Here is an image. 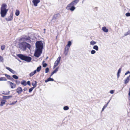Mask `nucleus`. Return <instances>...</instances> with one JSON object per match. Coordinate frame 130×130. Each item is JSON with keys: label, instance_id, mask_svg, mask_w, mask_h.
I'll list each match as a JSON object with an SVG mask.
<instances>
[{"label": "nucleus", "instance_id": "55", "mask_svg": "<svg viewBox=\"0 0 130 130\" xmlns=\"http://www.w3.org/2000/svg\"><path fill=\"white\" fill-rule=\"evenodd\" d=\"M27 90V88L26 87H25L23 89V90L24 91H26Z\"/></svg>", "mask_w": 130, "mask_h": 130}, {"label": "nucleus", "instance_id": "24", "mask_svg": "<svg viewBox=\"0 0 130 130\" xmlns=\"http://www.w3.org/2000/svg\"><path fill=\"white\" fill-rule=\"evenodd\" d=\"M61 59V57L60 56H59L58 58H57L56 60V61L55 62H56L57 64H58L60 61Z\"/></svg>", "mask_w": 130, "mask_h": 130}, {"label": "nucleus", "instance_id": "54", "mask_svg": "<svg viewBox=\"0 0 130 130\" xmlns=\"http://www.w3.org/2000/svg\"><path fill=\"white\" fill-rule=\"evenodd\" d=\"M117 78H118L120 76V74L117 73Z\"/></svg>", "mask_w": 130, "mask_h": 130}, {"label": "nucleus", "instance_id": "33", "mask_svg": "<svg viewBox=\"0 0 130 130\" xmlns=\"http://www.w3.org/2000/svg\"><path fill=\"white\" fill-rule=\"evenodd\" d=\"M44 62V61H43L42 62L43 67L44 68H45L46 67L47 65V64L46 63H43Z\"/></svg>", "mask_w": 130, "mask_h": 130}, {"label": "nucleus", "instance_id": "41", "mask_svg": "<svg viewBox=\"0 0 130 130\" xmlns=\"http://www.w3.org/2000/svg\"><path fill=\"white\" fill-rule=\"evenodd\" d=\"M5 47V46L4 45H2L1 46V49L2 50H3L4 49Z\"/></svg>", "mask_w": 130, "mask_h": 130}, {"label": "nucleus", "instance_id": "34", "mask_svg": "<svg viewBox=\"0 0 130 130\" xmlns=\"http://www.w3.org/2000/svg\"><path fill=\"white\" fill-rule=\"evenodd\" d=\"M2 93L5 95H8L10 94V91H9L8 92L6 93L4 91H3Z\"/></svg>", "mask_w": 130, "mask_h": 130}, {"label": "nucleus", "instance_id": "36", "mask_svg": "<svg viewBox=\"0 0 130 130\" xmlns=\"http://www.w3.org/2000/svg\"><path fill=\"white\" fill-rule=\"evenodd\" d=\"M4 61V59L3 57L0 55V62H3Z\"/></svg>", "mask_w": 130, "mask_h": 130}, {"label": "nucleus", "instance_id": "25", "mask_svg": "<svg viewBox=\"0 0 130 130\" xmlns=\"http://www.w3.org/2000/svg\"><path fill=\"white\" fill-rule=\"evenodd\" d=\"M20 14V11L18 10H16L15 11V14L16 16H18Z\"/></svg>", "mask_w": 130, "mask_h": 130}, {"label": "nucleus", "instance_id": "2", "mask_svg": "<svg viewBox=\"0 0 130 130\" xmlns=\"http://www.w3.org/2000/svg\"><path fill=\"white\" fill-rule=\"evenodd\" d=\"M18 47L22 51H25L27 48L30 49L31 45L25 41H20L18 43Z\"/></svg>", "mask_w": 130, "mask_h": 130}, {"label": "nucleus", "instance_id": "9", "mask_svg": "<svg viewBox=\"0 0 130 130\" xmlns=\"http://www.w3.org/2000/svg\"><path fill=\"white\" fill-rule=\"evenodd\" d=\"M79 1V0H74L69 4V5H72L73 6L76 5L78 3Z\"/></svg>", "mask_w": 130, "mask_h": 130}, {"label": "nucleus", "instance_id": "53", "mask_svg": "<svg viewBox=\"0 0 130 130\" xmlns=\"http://www.w3.org/2000/svg\"><path fill=\"white\" fill-rule=\"evenodd\" d=\"M37 71L36 70H34V71L32 72H33L34 74H35L36 73Z\"/></svg>", "mask_w": 130, "mask_h": 130}, {"label": "nucleus", "instance_id": "6", "mask_svg": "<svg viewBox=\"0 0 130 130\" xmlns=\"http://www.w3.org/2000/svg\"><path fill=\"white\" fill-rule=\"evenodd\" d=\"M75 9V7L74 6L69 5V4L67 6L66 8V9L68 10H70L71 11H74Z\"/></svg>", "mask_w": 130, "mask_h": 130}, {"label": "nucleus", "instance_id": "46", "mask_svg": "<svg viewBox=\"0 0 130 130\" xmlns=\"http://www.w3.org/2000/svg\"><path fill=\"white\" fill-rule=\"evenodd\" d=\"M130 73V72L129 71H128L125 73V75H126L127 74H129Z\"/></svg>", "mask_w": 130, "mask_h": 130}, {"label": "nucleus", "instance_id": "14", "mask_svg": "<svg viewBox=\"0 0 130 130\" xmlns=\"http://www.w3.org/2000/svg\"><path fill=\"white\" fill-rule=\"evenodd\" d=\"M59 68L58 67H57L51 73L50 75V77H51L54 73H56V72H57L58 71Z\"/></svg>", "mask_w": 130, "mask_h": 130}, {"label": "nucleus", "instance_id": "13", "mask_svg": "<svg viewBox=\"0 0 130 130\" xmlns=\"http://www.w3.org/2000/svg\"><path fill=\"white\" fill-rule=\"evenodd\" d=\"M8 82L9 83L11 86V88H14L16 86L15 84H14L10 81H8Z\"/></svg>", "mask_w": 130, "mask_h": 130}, {"label": "nucleus", "instance_id": "62", "mask_svg": "<svg viewBox=\"0 0 130 130\" xmlns=\"http://www.w3.org/2000/svg\"><path fill=\"white\" fill-rule=\"evenodd\" d=\"M44 31H45V29H44Z\"/></svg>", "mask_w": 130, "mask_h": 130}, {"label": "nucleus", "instance_id": "40", "mask_svg": "<svg viewBox=\"0 0 130 130\" xmlns=\"http://www.w3.org/2000/svg\"><path fill=\"white\" fill-rule=\"evenodd\" d=\"M95 53H96L95 51L94 50H93L91 51V54H94Z\"/></svg>", "mask_w": 130, "mask_h": 130}, {"label": "nucleus", "instance_id": "44", "mask_svg": "<svg viewBox=\"0 0 130 130\" xmlns=\"http://www.w3.org/2000/svg\"><path fill=\"white\" fill-rule=\"evenodd\" d=\"M34 74L33 72H32L29 74V76L30 77H31L32 76H33Z\"/></svg>", "mask_w": 130, "mask_h": 130}, {"label": "nucleus", "instance_id": "23", "mask_svg": "<svg viewBox=\"0 0 130 130\" xmlns=\"http://www.w3.org/2000/svg\"><path fill=\"white\" fill-rule=\"evenodd\" d=\"M72 43L71 41H69L68 42L67 45L66 46V47H70L71 44Z\"/></svg>", "mask_w": 130, "mask_h": 130}, {"label": "nucleus", "instance_id": "64", "mask_svg": "<svg viewBox=\"0 0 130 130\" xmlns=\"http://www.w3.org/2000/svg\"><path fill=\"white\" fill-rule=\"evenodd\" d=\"M44 33H45V31H44Z\"/></svg>", "mask_w": 130, "mask_h": 130}, {"label": "nucleus", "instance_id": "47", "mask_svg": "<svg viewBox=\"0 0 130 130\" xmlns=\"http://www.w3.org/2000/svg\"><path fill=\"white\" fill-rule=\"evenodd\" d=\"M110 93L111 94H113L114 92V90H111L110 91Z\"/></svg>", "mask_w": 130, "mask_h": 130}, {"label": "nucleus", "instance_id": "21", "mask_svg": "<svg viewBox=\"0 0 130 130\" xmlns=\"http://www.w3.org/2000/svg\"><path fill=\"white\" fill-rule=\"evenodd\" d=\"M102 30L103 31L105 32H107L108 31V29L105 26L102 27Z\"/></svg>", "mask_w": 130, "mask_h": 130}, {"label": "nucleus", "instance_id": "29", "mask_svg": "<svg viewBox=\"0 0 130 130\" xmlns=\"http://www.w3.org/2000/svg\"><path fill=\"white\" fill-rule=\"evenodd\" d=\"M63 109L64 110H67L69 109V107L68 106H66L63 107Z\"/></svg>", "mask_w": 130, "mask_h": 130}, {"label": "nucleus", "instance_id": "31", "mask_svg": "<svg viewBox=\"0 0 130 130\" xmlns=\"http://www.w3.org/2000/svg\"><path fill=\"white\" fill-rule=\"evenodd\" d=\"M96 43L93 41H92L90 42V44L92 45H94L96 44Z\"/></svg>", "mask_w": 130, "mask_h": 130}, {"label": "nucleus", "instance_id": "50", "mask_svg": "<svg viewBox=\"0 0 130 130\" xmlns=\"http://www.w3.org/2000/svg\"><path fill=\"white\" fill-rule=\"evenodd\" d=\"M15 82L17 84H19L20 83V81L18 80H16Z\"/></svg>", "mask_w": 130, "mask_h": 130}, {"label": "nucleus", "instance_id": "49", "mask_svg": "<svg viewBox=\"0 0 130 130\" xmlns=\"http://www.w3.org/2000/svg\"><path fill=\"white\" fill-rule=\"evenodd\" d=\"M15 104L14 102H13L12 103H9V104L10 105H14Z\"/></svg>", "mask_w": 130, "mask_h": 130}, {"label": "nucleus", "instance_id": "61", "mask_svg": "<svg viewBox=\"0 0 130 130\" xmlns=\"http://www.w3.org/2000/svg\"><path fill=\"white\" fill-rule=\"evenodd\" d=\"M47 58H48V57H47L46 58V59H47Z\"/></svg>", "mask_w": 130, "mask_h": 130}, {"label": "nucleus", "instance_id": "60", "mask_svg": "<svg viewBox=\"0 0 130 130\" xmlns=\"http://www.w3.org/2000/svg\"><path fill=\"white\" fill-rule=\"evenodd\" d=\"M85 0H83V2H82V3H83V1H85Z\"/></svg>", "mask_w": 130, "mask_h": 130}, {"label": "nucleus", "instance_id": "51", "mask_svg": "<svg viewBox=\"0 0 130 130\" xmlns=\"http://www.w3.org/2000/svg\"><path fill=\"white\" fill-rule=\"evenodd\" d=\"M10 80H11L12 82H14L15 81L14 80L12 77L10 79Z\"/></svg>", "mask_w": 130, "mask_h": 130}, {"label": "nucleus", "instance_id": "15", "mask_svg": "<svg viewBox=\"0 0 130 130\" xmlns=\"http://www.w3.org/2000/svg\"><path fill=\"white\" fill-rule=\"evenodd\" d=\"M12 95H9V96H3V99L4 100L8 99L12 97Z\"/></svg>", "mask_w": 130, "mask_h": 130}, {"label": "nucleus", "instance_id": "37", "mask_svg": "<svg viewBox=\"0 0 130 130\" xmlns=\"http://www.w3.org/2000/svg\"><path fill=\"white\" fill-rule=\"evenodd\" d=\"M129 96L128 97V99L130 101V87L129 89V93H128Z\"/></svg>", "mask_w": 130, "mask_h": 130}, {"label": "nucleus", "instance_id": "4", "mask_svg": "<svg viewBox=\"0 0 130 130\" xmlns=\"http://www.w3.org/2000/svg\"><path fill=\"white\" fill-rule=\"evenodd\" d=\"M17 56L21 59L28 62H30L31 60V57L26 56L22 54H18L17 55Z\"/></svg>", "mask_w": 130, "mask_h": 130}, {"label": "nucleus", "instance_id": "5", "mask_svg": "<svg viewBox=\"0 0 130 130\" xmlns=\"http://www.w3.org/2000/svg\"><path fill=\"white\" fill-rule=\"evenodd\" d=\"M30 37L29 36H25L23 37L20 38V41H27L30 42Z\"/></svg>", "mask_w": 130, "mask_h": 130}, {"label": "nucleus", "instance_id": "30", "mask_svg": "<svg viewBox=\"0 0 130 130\" xmlns=\"http://www.w3.org/2000/svg\"><path fill=\"white\" fill-rule=\"evenodd\" d=\"M5 75L7 78L9 79V80H10L11 78L12 77L10 75L7 74H5Z\"/></svg>", "mask_w": 130, "mask_h": 130}, {"label": "nucleus", "instance_id": "59", "mask_svg": "<svg viewBox=\"0 0 130 130\" xmlns=\"http://www.w3.org/2000/svg\"><path fill=\"white\" fill-rule=\"evenodd\" d=\"M32 96V95H29V96L28 97L31 96Z\"/></svg>", "mask_w": 130, "mask_h": 130}, {"label": "nucleus", "instance_id": "52", "mask_svg": "<svg viewBox=\"0 0 130 130\" xmlns=\"http://www.w3.org/2000/svg\"><path fill=\"white\" fill-rule=\"evenodd\" d=\"M108 105V103H107V104H105L104 106L103 107L105 108Z\"/></svg>", "mask_w": 130, "mask_h": 130}, {"label": "nucleus", "instance_id": "38", "mask_svg": "<svg viewBox=\"0 0 130 130\" xmlns=\"http://www.w3.org/2000/svg\"><path fill=\"white\" fill-rule=\"evenodd\" d=\"M34 87H32L29 89V92L30 93L32 92L33 89L34 88Z\"/></svg>", "mask_w": 130, "mask_h": 130}, {"label": "nucleus", "instance_id": "1", "mask_svg": "<svg viewBox=\"0 0 130 130\" xmlns=\"http://www.w3.org/2000/svg\"><path fill=\"white\" fill-rule=\"evenodd\" d=\"M36 49L34 55L36 57H39L42 53L43 47V43L41 41H37L35 43Z\"/></svg>", "mask_w": 130, "mask_h": 130}, {"label": "nucleus", "instance_id": "48", "mask_svg": "<svg viewBox=\"0 0 130 130\" xmlns=\"http://www.w3.org/2000/svg\"><path fill=\"white\" fill-rule=\"evenodd\" d=\"M27 84L29 86H30V81L29 80L27 82Z\"/></svg>", "mask_w": 130, "mask_h": 130}, {"label": "nucleus", "instance_id": "12", "mask_svg": "<svg viewBox=\"0 0 130 130\" xmlns=\"http://www.w3.org/2000/svg\"><path fill=\"white\" fill-rule=\"evenodd\" d=\"M23 91V90L21 87H19L16 89L17 92L19 94L21 93Z\"/></svg>", "mask_w": 130, "mask_h": 130}, {"label": "nucleus", "instance_id": "39", "mask_svg": "<svg viewBox=\"0 0 130 130\" xmlns=\"http://www.w3.org/2000/svg\"><path fill=\"white\" fill-rule=\"evenodd\" d=\"M49 71V69L48 68H46L45 69V72L46 73H48Z\"/></svg>", "mask_w": 130, "mask_h": 130}, {"label": "nucleus", "instance_id": "19", "mask_svg": "<svg viewBox=\"0 0 130 130\" xmlns=\"http://www.w3.org/2000/svg\"><path fill=\"white\" fill-rule=\"evenodd\" d=\"M129 76H127L126 79L124 80V83L125 84H127L129 81L130 79Z\"/></svg>", "mask_w": 130, "mask_h": 130}, {"label": "nucleus", "instance_id": "63", "mask_svg": "<svg viewBox=\"0 0 130 130\" xmlns=\"http://www.w3.org/2000/svg\"><path fill=\"white\" fill-rule=\"evenodd\" d=\"M57 36L56 37V39H57Z\"/></svg>", "mask_w": 130, "mask_h": 130}, {"label": "nucleus", "instance_id": "35", "mask_svg": "<svg viewBox=\"0 0 130 130\" xmlns=\"http://www.w3.org/2000/svg\"><path fill=\"white\" fill-rule=\"evenodd\" d=\"M130 33V31L129 30L126 33L124 34V35L123 37H124L125 36H126L127 35L129 34Z\"/></svg>", "mask_w": 130, "mask_h": 130}, {"label": "nucleus", "instance_id": "7", "mask_svg": "<svg viewBox=\"0 0 130 130\" xmlns=\"http://www.w3.org/2000/svg\"><path fill=\"white\" fill-rule=\"evenodd\" d=\"M5 19L7 22L12 21L13 19V13H10V15L7 18H6Z\"/></svg>", "mask_w": 130, "mask_h": 130}, {"label": "nucleus", "instance_id": "56", "mask_svg": "<svg viewBox=\"0 0 130 130\" xmlns=\"http://www.w3.org/2000/svg\"><path fill=\"white\" fill-rule=\"evenodd\" d=\"M105 108V107H103L102 109V111H103L104 110V109Z\"/></svg>", "mask_w": 130, "mask_h": 130}, {"label": "nucleus", "instance_id": "8", "mask_svg": "<svg viewBox=\"0 0 130 130\" xmlns=\"http://www.w3.org/2000/svg\"><path fill=\"white\" fill-rule=\"evenodd\" d=\"M60 15V14L59 13L55 14L53 15L52 20L54 21V22H55L56 19Z\"/></svg>", "mask_w": 130, "mask_h": 130}, {"label": "nucleus", "instance_id": "11", "mask_svg": "<svg viewBox=\"0 0 130 130\" xmlns=\"http://www.w3.org/2000/svg\"><path fill=\"white\" fill-rule=\"evenodd\" d=\"M6 68L13 74H15L16 73V72L15 71L13 70L9 67H6Z\"/></svg>", "mask_w": 130, "mask_h": 130}, {"label": "nucleus", "instance_id": "27", "mask_svg": "<svg viewBox=\"0 0 130 130\" xmlns=\"http://www.w3.org/2000/svg\"><path fill=\"white\" fill-rule=\"evenodd\" d=\"M41 69V66H40L37 68V69L36 70L37 71V72H39L40 71Z\"/></svg>", "mask_w": 130, "mask_h": 130}, {"label": "nucleus", "instance_id": "18", "mask_svg": "<svg viewBox=\"0 0 130 130\" xmlns=\"http://www.w3.org/2000/svg\"><path fill=\"white\" fill-rule=\"evenodd\" d=\"M66 47L65 48V50L64 51V54L65 56H67V54L69 51V48Z\"/></svg>", "mask_w": 130, "mask_h": 130}, {"label": "nucleus", "instance_id": "32", "mask_svg": "<svg viewBox=\"0 0 130 130\" xmlns=\"http://www.w3.org/2000/svg\"><path fill=\"white\" fill-rule=\"evenodd\" d=\"M12 77L13 78L15 79H17L18 78V77L15 75H13L12 76Z\"/></svg>", "mask_w": 130, "mask_h": 130}, {"label": "nucleus", "instance_id": "57", "mask_svg": "<svg viewBox=\"0 0 130 130\" xmlns=\"http://www.w3.org/2000/svg\"><path fill=\"white\" fill-rule=\"evenodd\" d=\"M17 101H15L14 102V103L15 104L17 102Z\"/></svg>", "mask_w": 130, "mask_h": 130}, {"label": "nucleus", "instance_id": "17", "mask_svg": "<svg viewBox=\"0 0 130 130\" xmlns=\"http://www.w3.org/2000/svg\"><path fill=\"white\" fill-rule=\"evenodd\" d=\"M37 82L36 81H34L32 83V85L33 86V87L35 88L37 86Z\"/></svg>", "mask_w": 130, "mask_h": 130}, {"label": "nucleus", "instance_id": "43", "mask_svg": "<svg viewBox=\"0 0 130 130\" xmlns=\"http://www.w3.org/2000/svg\"><path fill=\"white\" fill-rule=\"evenodd\" d=\"M125 15L127 17H130V13L127 12L125 14Z\"/></svg>", "mask_w": 130, "mask_h": 130}, {"label": "nucleus", "instance_id": "16", "mask_svg": "<svg viewBox=\"0 0 130 130\" xmlns=\"http://www.w3.org/2000/svg\"><path fill=\"white\" fill-rule=\"evenodd\" d=\"M54 81V80L53 78H51V77H50L48 78L47 79L45 80V83H46L49 81Z\"/></svg>", "mask_w": 130, "mask_h": 130}, {"label": "nucleus", "instance_id": "45", "mask_svg": "<svg viewBox=\"0 0 130 130\" xmlns=\"http://www.w3.org/2000/svg\"><path fill=\"white\" fill-rule=\"evenodd\" d=\"M121 68H120L118 70V71L117 72L118 73L120 74L121 73Z\"/></svg>", "mask_w": 130, "mask_h": 130}, {"label": "nucleus", "instance_id": "42", "mask_svg": "<svg viewBox=\"0 0 130 130\" xmlns=\"http://www.w3.org/2000/svg\"><path fill=\"white\" fill-rule=\"evenodd\" d=\"M58 64H57L56 62H55L54 66L53 68L54 69L58 65Z\"/></svg>", "mask_w": 130, "mask_h": 130}, {"label": "nucleus", "instance_id": "26", "mask_svg": "<svg viewBox=\"0 0 130 130\" xmlns=\"http://www.w3.org/2000/svg\"><path fill=\"white\" fill-rule=\"evenodd\" d=\"M93 49L96 50L98 51L99 50V47L97 45H94L93 47Z\"/></svg>", "mask_w": 130, "mask_h": 130}, {"label": "nucleus", "instance_id": "58", "mask_svg": "<svg viewBox=\"0 0 130 130\" xmlns=\"http://www.w3.org/2000/svg\"><path fill=\"white\" fill-rule=\"evenodd\" d=\"M110 100L108 101V102L107 103H108H108H109V102H110Z\"/></svg>", "mask_w": 130, "mask_h": 130}, {"label": "nucleus", "instance_id": "28", "mask_svg": "<svg viewBox=\"0 0 130 130\" xmlns=\"http://www.w3.org/2000/svg\"><path fill=\"white\" fill-rule=\"evenodd\" d=\"M7 79L5 77H0V81H7Z\"/></svg>", "mask_w": 130, "mask_h": 130}, {"label": "nucleus", "instance_id": "3", "mask_svg": "<svg viewBox=\"0 0 130 130\" xmlns=\"http://www.w3.org/2000/svg\"><path fill=\"white\" fill-rule=\"evenodd\" d=\"M7 7V5L6 4H3L1 5L0 14L2 17H4L7 14L8 9L6 8Z\"/></svg>", "mask_w": 130, "mask_h": 130}, {"label": "nucleus", "instance_id": "10", "mask_svg": "<svg viewBox=\"0 0 130 130\" xmlns=\"http://www.w3.org/2000/svg\"><path fill=\"white\" fill-rule=\"evenodd\" d=\"M40 2V0H33L32 2L35 6H37V4Z\"/></svg>", "mask_w": 130, "mask_h": 130}, {"label": "nucleus", "instance_id": "22", "mask_svg": "<svg viewBox=\"0 0 130 130\" xmlns=\"http://www.w3.org/2000/svg\"><path fill=\"white\" fill-rule=\"evenodd\" d=\"M6 102V101L3 100L1 102V104L0 106H3V105L5 103V102Z\"/></svg>", "mask_w": 130, "mask_h": 130}, {"label": "nucleus", "instance_id": "20", "mask_svg": "<svg viewBox=\"0 0 130 130\" xmlns=\"http://www.w3.org/2000/svg\"><path fill=\"white\" fill-rule=\"evenodd\" d=\"M21 84L23 85L24 86H26L27 85V82L25 80H22L21 82Z\"/></svg>", "mask_w": 130, "mask_h": 130}]
</instances>
